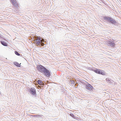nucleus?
<instances>
[{"instance_id": "f3484780", "label": "nucleus", "mask_w": 121, "mask_h": 121, "mask_svg": "<svg viewBox=\"0 0 121 121\" xmlns=\"http://www.w3.org/2000/svg\"><path fill=\"white\" fill-rule=\"evenodd\" d=\"M40 42H36V44L37 45H39L40 46Z\"/></svg>"}, {"instance_id": "423d86ee", "label": "nucleus", "mask_w": 121, "mask_h": 121, "mask_svg": "<svg viewBox=\"0 0 121 121\" xmlns=\"http://www.w3.org/2000/svg\"><path fill=\"white\" fill-rule=\"evenodd\" d=\"M45 74V75L47 77H49L50 75V73L49 70L46 69L43 72Z\"/></svg>"}, {"instance_id": "f03ea898", "label": "nucleus", "mask_w": 121, "mask_h": 121, "mask_svg": "<svg viewBox=\"0 0 121 121\" xmlns=\"http://www.w3.org/2000/svg\"><path fill=\"white\" fill-rule=\"evenodd\" d=\"M12 4L17 10L19 7L18 4L16 0H11Z\"/></svg>"}, {"instance_id": "ddd939ff", "label": "nucleus", "mask_w": 121, "mask_h": 121, "mask_svg": "<svg viewBox=\"0 0 121 121\" xmlns=\"http://www.w3.org/2000/svg\"><path fill=\"white\" fill-rule=\"evenodd\" d=\"M70 116L72 117H73V118L75 119L76 117L74 116V114L72 113H71L70 114Z\"/></svg>"}, {"instance_id": "1a4fd4ad", "label": "nucleus", "mask_w": 121, "mask_h": 121, "mask_svg": "<svg viewBox=\"0 0 121 121\" xmlns=\"http://www.w3.org/2000/svg\"><path fill=\"white\" fill-rule=\"evenodd\" d=\"M1 43L4 46H7L8 45L7 44V43L4 41H1Z\"/></svg>"}, {"instance_id": "f8f14e48", "label": "nucleus", "mask_w": 121, "mask_h": 121, "mask_svg": "<svg viewBox=\"0 0 121 121\" xmlns=\"http://www.w3.org/2000/svg\"><path fill=\"white\" fill-rule=\"evenodd\" d=\"M37 83L38 84H39L40 85H41L43 82H42L40 80H39L37 81Z\"/></svg>"}, {"instance_id": "dca6fc26", "label": "nucleus", "mask_w": 121, "mask_h": 121, "mask_svg": "<svg viewBox=\"0 0 121 121\" xmlns=\"http://www.w3.org/2000/svg\"><path fill=\"white\" fill-rule=\"evenodd\" d=\"M32 117H41L40 115H32Z\"/></svg>"}, {"instance_id": "aec40b11", "label": "nucleus", "mask_w": 121, "mask_h": 121, "mask_svg": "<svg viewBox=\"0 0 121 121\" xmlns=\"http://www.w3.org/2000/svg\"><path fill=\"white\" fill-rule=\"evenodd\" d=\"M44 39H40V43L41 42H44Z\"/></svg>"}, {"instance_id": "6ab92c4d", "label": "nucleus", "mask_w": 121, "mask_h": 121, "mask_svg": "<svg viewBox=\"0 0 121 121\" xmlns=\"http://www.w3.org/2000/svg\"><path fill=\"white\" fill-rule=\"evenodd\" d=\"M44 44L43 42H41V43H40V46H43L44 45Z\"/></svg>"}, {"instance_id": "4468645a", "label": "nucleus", "mask_w": 121, "mask_h": 121, "mask_svg": "<svg viewBox=\"0 0 121 121\" xmlns=\"http://www.w3.org/2000/svg\"><path fill=\"white\" fill-rule=\"evenodd\" d=\"M106 80L108 82H110L111 81V80L109 78H107L106 79Z\"/></svg>"}, {"instance_id": "6e6552de", "label": "nucleus", "mask_w": 121, "mask_h": 121, "mask_svg": "<svg viewBox=\"0 0 121 121\" xmlns=\"http://www.w3.org/2000/svg\"><path fill=\"white\" fill-rule=\"evenodd\" d=\"M108 46H111V47H113L115 45L114 43L110 41L108 42Z\"/></svg>"}, {"instance_id": "0eeeda50", "label": "nucleus", "mask_w": 121, "mask_h": 121, "mask_svg": "<svg viewBox=\"0 0 121 121\" xmlns=\"http://www.w3.org/2000/svg\"><path fill=\"white\" fill-rule=\"evenodd\" d=\"M86 89L89 90H92L93 87L90 84H88L86 86Z\"/></svg>"}, {"instance_id": "9d476101", "label": "nucleus", "mask_w": 121, "mask_h": 121, "mask_svg": "<svg viewBox=\"0 0 121 121\" xmlns=\"http://www.w3.org/2000/svg\"><path fill=\"white\" fill-rule=\"evenodd\" d=\"M14 64L16 66L18 67H20V64H19V63L17 62H14Z\"/></svg>"}, {"instance_id": "7ed1b4c3", "label": "nucleus", "mask_w": 121, "mask_h": 121, "mask_svg": "<svg viewBox=\"0 0 121 121\" xmlns=\"http://www.w3.org/2000/svg\"><path fill=\"white\" fill-rule=\"evenodd\" d=\"M37 68L41 72H43L46 69L43 66L41 65H39L37 66Z\"/></svg>"}, {"instance_id": "39448f33", "label": "nucleus", "mask_w": 121, "mask_h": 121, "mask_svg": "<svg viewBox=\"0 0 121 121\" xmlns=\"http://www.w3.org/2000/svg\"><path fill=\"white\" fill-rule=\"evenodd\" d=\"M95 72L99 74H101L103 75H105V73L104 72H103L101 70L99 69H96Z\"/></svg>"}, {"instance_id": "a211bd4d", "label": "nucleus", "mask_w": 121, "mask_h": 121, "mask_svg": "<svg viewBox=\"0 0 121 121\" xmlns=\"http://www.w3.org/2000/svg\"><path fill=\"white\" fill-rule=\"evenodd\" d=\"M96 69L95 68H92V69H91V70L95 72Z\"/></svg>"}, {"instance_id": "412c9836", "label": "nucleus", "mask_w": 121, "mask_h": 121, "mask_svg": "<svg viewBox=\"0 0 121 121\" xmlns=\"http://www.w3.org/2000/svg\"><path fill=\"white\" fill-rule=\"evenodd\" d=\"M92 68H89V69L90 70H91V69H92Z\"/></svg>"}, {"instance_id": "9b49d317", "label": "nucleus", "mask_w": 121, "mask_h": 121, "mask_svg": "<svg viewBox=\"0 0 121 121\" xmlns=\"http://www.w3.org/2000/svg\"><path fill=\"white\" fill-rule=\"evenodd\" d=\"M41 38H40V37H37V39H36V41L37 42H40V39Z\"/></svg>"}, {"instance_id": "f257e3e1", "label": "nucleus", "mask_w": 121, "mask_h": 121, "mask_svg": "<svg viewBox=\"0 0 121 121\" xmlns=\"http://www.w3.org/2000/svg\"><path fill=\"white\" fill-rule=\"evenodd\" d=\"M104 20L108 21L112 24H115L117 23L116 21L114 19L108 17H104Z\"/></svg>"}, {"instance_id": "2eb2a0df", "label": "nucleus", "mask_w": 121, "mask_h": 121, "mask_svg": "<svg viewBox=\"0 0 121 121\" xmlns=\"http://www.w3.org/2000/svg\"><path fill=\"white\" fill-rule=\"evenodd\" d=\"M15 53L17 55V56H19L20 55V54L18 53L17 51H15Z\"/></svg>"}, {"instance_id": "20e7f679", "label": "nucleus", "mask_w": 121, "mask_h": 121, "mask_svg": "<svg viewBox=\"0 0 121 121\" xmlns=\"http://www.w3.org/2000/svg\"><path fill=\"white\" fill-rule=\"evenodd\" d=\"M30 89L29 92L30 93L34 95H35L36 91L35 88L34 87H32Z\"/></svg>"}]
</instances>
